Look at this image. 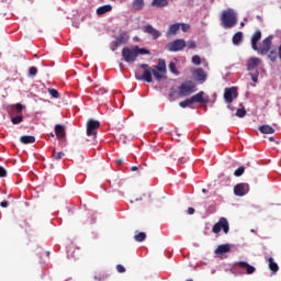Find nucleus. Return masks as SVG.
<instances>
[{"label":"nucleus","mask_w":281,"mask_h":281,"mask_svg":"<svg viewBox=\"0 0 281 281\" xmlns=\"http://www.w3.org/2000/svg\"><path fill=\"white\" fill-rule=\"evenodd\" d=\"M168 52H183L186 49V40L179 38L167 44Z\"/></svg>","instance_id":"obj_10"},{"label":"nucleus","mask_w":281,"mask_h":281,"mask_svg":"<svg viewBox=\"0 0 281 281\" xmlns=\"http://www.w3.org/2000/svg\"><path fill=\"white\" fill-rule=\"evenodd\" d=\"M262 38V32L257 30L251 36V47L252 49H258V42Z\"/></svg>","instance_id":"obj_17"},{"label":"nucleus","mask_w":281,"mask_h":281,"mask_svg":"<svg viewBox=\"0 0 281 281\" xmlns=\"http://www.w3.org/2000/svg\"><path fill=\"white\" fill-rule=\"evenodd\" d=\"M221 21L223 27H225V30H229L238 23V18H236V12H234V10L228 9L223 11Z\"/></svg>","instance_id":"obj_3"},{"label":"nucleus","mask_w":281,"mask_h":281,"mask_svg":"<svg viewBox=\"0 0 281 281\" xmlns=\"http://www.w3.org/2000/svg\"><path fill=\"white\" fill-rule=\"evenodd\" d=\"M134 240H136V243H144V240H146V233L136 231Z\"/></svg>","instance_id":"obj_25"},{"label":"nucleus","mask_w":281,"mask_h":281,"mask_svg":"<svg viewBox=\"0 0 281 281\" xmlns=\"http://www.w3.org/2000/svg\"><path fill=\"white\" fill-rule=\"evenodd\" d=\"M48 93H49V95H52V98H55V99H58L60 97V94L58 93V90H56V89L49 88Z\"/></svg>","instance_id":"obj_35"},{"label":"nucleus","mask_w":281,"mask_h":281,"mask_svg":"<svg viewBox=\"0 0 281 281\" xmlns=\"http://www.w3.org/2000/svg\"><path fill=\"white\" fill-rule=\"evenodd\" d=\"M55 135L57 139H65L67 133L65 132V126L57 124L55 126Z\"/></svg>","instance_id":"obj_19"},{"label":"nucleus","mask_w":281,"mask_h":281,"mask_svg":"<svg viewBox=\"0 0 281 281\" xmlns=\"http://www.w3.org/2000/svg\"><path fill=\"white\" fill-rule=\"evenodd\" d=\"M238 98V90L236 87L226 88L224 91V100L226 104H232L234 99Z\"/></svg>","instance_id":"obj_11"},{"label":"nucleus","mask_w":281,"mask_h":281,"mask_svg":"<svg viewBox=\"0 0 281 281\" xmlns=\"http://www.w3.org/2000/svg\"><path fill=\"white\" fill-rule=\"evenodd\" d=\"M252 82H258V76H260V72H258V70L254 74V72H250L249 74Z\"/></svg>","instance_id":"obj_41"},{"label":"nucleus","mask_w":281,"mask_h":281,"mask_svg":"<svg viewBox=\"0 0 281 281\" xmlns=\"http://www.w3.org/2000/svg\"><path fill=\"white\" fill-rule=\"evenodd\" d=\"M187 281H193L192 279H188Z\"/></svg>","instance_id":"obj_55"},{"label":"nucleus","mask_w":281,"mask_h":281,"mask_svg":"<svg viewBox=\"0 0 281 281\" xmlns=\"http://www.w3.org/2000/svg\"><path fill=\"white\" fill-rule=\"evenodd\" d=\"M245 170H247V167H245V166L237 168L234 171L235 177H243V175H245Z\"/></svg>","instance_id":"obj_31"},{"label":"nucleus","mask_w":281,"mask_h":281,"mask_svg":"<svg viewBox=\"0 0 281 281\" xmlns=\"http://www.w3.org/2000/svg\"><path fill=\"white\" fill-rule=\"evenodd\" d=\"M259 131L263 135H273L276 133V128L271 127V125H261L259 126Z\"/></svg>","instance_id":"obj_20"},{"label":"nucleus","mask_w":281,"mask_h":281,"mask_svg":"<svg viewBox=\"0 0 281 281\" xmlns=\"http://www.w3.org/2000/svg\"><path fill=\"white\" fill-rule=\"evenodd\" d=\"M94 280L104 281V277H94Z\"/></svg>","instance_id":"obj_51"},{"label":"nucleus","mask_w":281,"mask_h":281,"mask_svg":"<svg viewBox=\"0 0 281 281\" xmlns=\"http://www.w3.org/2000/svg\"><path fill=\"white\" fill-rule=\"evenodd\" d=\"M36 74H38V69L36 67H31L29 70V75L30 76H36Z\"/></svg>","instance_id":"obj_43"},{"label":"nucleus","mask_w":281,"mask_h":281,"mask_svg":"<svg viewBox=\"0 0 281 281\" xmlns=\"http://www.w3.org/2000/svg\"><path fill=\"white\" fill-rule=\"evenodd\" d=\"M260 63H262V60L258 57H250L248 59V64H247V70L248 71H254V69H256V67H258V65H260Z\"/></svg>","instance_id":"obj_16"},{"label":"nucleus","mask_w":281,"mask_h":281,"mask_svg":"<svg viewBox=\"0 0 281 281\" xmlns=\"http://www.w3.org/2000/svg\"><path fill=\"white\" fill-rule=\"evenodd\" d=\"M134 49L136 52V56H145L146 54L150 55V50L146 48H140L139 46H134Z\"/></svg>","instance_id":"obj_29"},{"label":"nucleus","mask_w":281,"mask_h":281,"mask_svg":"<svg viewBox=\"0 0 281 281\" xmlns=\"http://www.w3.org/2000/svg\"><path fill=\"white\" fill-rule=\"evenodd\" d=\"M203 95H205V92L200 91L196 94L192 95L190 99H186L184 101H181L179 103V106H181V109H188V106H192V104L194 103L207 104V102H210V99L204 98Z\"/></svg>","instance_id":"obj_2"},{"label":"nucleus","mask_w":281,"mask_h":281,"mask_svg":"<svg viewBox=\"0 0 281 281\" xmlns=\"http://www.w3.org/2000/svg\"><path fill=\"white\" fill-rule=\"evenodd\" d=\"M116 271H117V273H126V268H124V266H122V265H117Z\"/></svg>","instance_id":"obj_44"},{"label":"nucleus","mask_w":281,"mask_h":281,"mask_svg":"<svg viewBox=\"0 0 281 281\" xmlns=\"http://www.w3.org/2000/svg\"><path fill=\"white\" fill-rule=\"evenodd\" d=\"M21 144H34L36 142V137L34 136H21L20 137Z\"/></svg>","instance_id":"obj_26"},{"label":"nucleus","mask_w":281,"mask_h":281,"mask_svg":"<svg viewBox=\"0 0 281 281\" xmlns=\"http://www.w3.org/2000/svg\"><path fill=\"white\" fill-rule=\"evenodd\" d=\"M272 41L273 35H269L259 46L257 45V48L254 50L257 52L260 56H266V54H269V49H271Z\"/></svg>","instance_id":"obj_5"},{"label":"nucleus","mask_w":281,"mask_h":281,"mask_svg":"<svg viewBox=\"0 0 281 281\" xmlns=\"http://www.w3.org/2000/svg\"><path fill=\"white\" fill-rule=\"evenodd\" d=\"M269 142H276V138L273 136L269 137Z\"/></svg>","instance_id":"obj_52"},{"label":"nucleus","mask_w":281,"mask_h":281,"mask_svg":"<svg viewBox=\"0 0 281 281\" xmlns=\"http://www.w3.org/2000/svg\"><path fill=\"white\" fill-rule=\"evenodd\" d=\"M188 214H190V215L194 214V207H189L188 209Z\"/></svg>","instance_id":"obj_50"},{"label":"nucleus","mask_w":281,"mask_h":281,"mask_svg":"<svg viewBox=\"0 0 281 281\" xmlns=\"http://www.w3.org/2000/svg\"><path fill=\"white\" fill-rule=\"evenodd\" d=\"M193 77L196 80V82H205L207 80V74L203 68H196L193 70Z\"/></svg>","instance_id":"obj_13"},{"label":"nucleus","mask_w":281,"mask_h":281,"mask_svg":"<svg viewBox=\"0 0 281 281\" xmlns=\"http://www.w3.org/2000/svg\"><path fill=\"white\" fill-rule=\"evenodd\" d=\"M111 10H113V7L111 4H105L97 9V14L99 16H102V14H106V12H111Z\"/></svg>","instance_id":"obj_22"},{"label":"nucleus","mask_w":281,"mask_h":281,"mask_svg":"<svg viewBox=\"0 0 281 281\" xmlns=\"http://www.w3.org/2000/svg\"><path fill=\"white\" fill-rule=\"evenodd\" d=\"M100 128L99 121L90 119L87 122V135L88 137H93V139L98 138V130Z\"/></svg>","instance_id":"obj_7"},{"label":"nucleus","mask_w":281,"mask_h":281,"mask_svg":"<svg viewBox=\"0 0 281 281\" xmlns=\"http://www.w3.org/2000/svg\"><path fill=\"white\" fill-rule=\"evenodd\" d=\"M236 267H239V269H245L248 276H251V273H256V268L246 261L237 262Z\"/></svg>","instance_id":"obj_15"},{"label":"nucleus","mask_w":281,"mask_h":281,"mask_svg":"<svg viewBox=\"0 0 281 281\" xmlns=\"http://www.w3.org/2000/svg\"><path fill=\"white\" fill-rule=\"evenodd\" d=\"M115 164H116L117 166H122V165L124 164V160H123V159H116V160H115Z\"/></svg>","instance_id":"obj_48"},{"label":"nucleus","mask_w":281,"mask_h":281,"mask_svg":"<svg viewBox=\"0 0 281 281\" xmlns=\"http://www.w3.org/2000/svg\"><path fill=\"white\" fill-rule=\"evenodd\" d=\"M196 91V83L193 81H186L178 87V95L179 98H188L195 93Z\"/></svg>","instance_id":"obj_4"},{"label":"nucleus","mask_w":281,"mask_h":281,"mask_svg":"<svg viewBox=\"0 0 281 281\" xmlns=\"http://www.w3.org/2000/svg\"><path fill=\"white\" fill-rule=\"evenodd\" d=\"M98 95H104V93H106V89L104 88H100L98 91H97Z\"/></svg>","instance_id":"obj_47"},{"label":"nucleus","mask_w":281,"mask_h":281,"mask_svg":"<svg viewBox=\"0 0 281 281\" xmlns=\"http://www.w3.org/2000/svg\"><path fill=\"white\" fill-rule=\"evenodd\" d=\"M246 115H247V110H245V108L237 109V111H236L237 117H245Z\"/></svg>","instance_id":"obj_33"},{"label":"nucleus","mask_w":281,"mask_h":281,"mask_svg":"<svg viewBox=\"0 0 281 281\" xmlns=\"http://www.w3.org/2000/svg\"><path fill=\"white\" fill-rule=\"evenodd\" d=\"M12 124H21L23 122V115H18L11 119Z\"/></svg>","instance_id":"obj_36"},{"label":"nucleus","mask_w":281,"mask_h":281,"mask_svg":"<svg viewBox=\"0 0 281 281\" xmlns=\"http://www.w3.org/2000/svg\"><path fill=\"white\" fill-rule=\"evenodd\" d=\"M132 8L134 10H142L144 8V0H134Z\"/></svg>","instance_id":"obj_30"},{"label":"nucleus","mask_w":281,"mask_h":281,"mask_svg":"<svg viewBox=\"0 0 281 281\" xmlns=\"http://www.w3.org/2000/svg\"><path fill=\"white\" fill-rule=\"evenodd\" d=\"M186 47H188V49H196V42L189 41L188 43H186Z\"/></svg>","instance_id":"obj_37"},{"label":"nucleus","mask_w":281,"mask_h":281,"mask_svg":"<svg viewBox=\"0 0 281 281\" xmlns=\"http://www.w3.org/2000/svg\"><path fill=\"white\" fill-rule=\"evenodd\" d=\"M142 170H144L143 166H133L130 168V172H142Z\"/></svg>","instance_id":"obj_40"},{"label":"nucleus","mask_w":281,"mask_h":281,"mask_svg":"<svg viewBox=\"0 0 281 281\" xmlns=\"http://www.w3.org/2000/svg\"><path fill=\"white\" fill-rule=\"evenodd\" d=\"M11 111L13 113H16L18 115H21V113H23V104L16 103V104L11 105Z\"/></svg>","instance_id":"obj_27"},{"label":"nucleus","mask_w":281,"mask_h":281,"mask_svg":"<svg viewBox=\"0 0 281 281\" xmlns=\"http://www.w3.org/2000/svg\"><path fill=\"white\" fill-rule=\"evenodd\" d=\"M122 57L125 63H135V60H137V52L135 50V47H124L122 49Z\"/></svg>","instance_id":"obj_9"},{"label":"nucleus","mask_w":281,"mask_h":281,"mask_svg":"<svg viewBox=\"0 0 281 281\" xmlns=\"http://www.w3.org/2000/svg\"><path fill=\"white\" fill-rule=\"evenodd\" d=\"M1 207H8L9 202L8 201H3L0 203Z\"/></svg>","instance_id":"obj_49"},{"label":"nucleus","mask_w":281,"mask_h":281,"mask_svg":"<svg viewBox=\"0 0 281 281\" xmlns=\"http://www.w3.org/2000/svg\"><path fill=\"white\" fill-rule=\"evenodd\" d=\"M193 65H201V56L194 55L191 59Z\"/></svg>","instance_id":"obj_39"},{"label":"nucleus","mask_w":281,"mask_h":281,"mask_svg":"<svg viewBox=\"0 0 281 281\" xmlns=\"http://www.w3.org/2000/svg\"><path fill=\"white\" fill-rule=\"evenodd\" d=\"M249 192V184L247 183H238L234 188L235 196H245Z\"/></svg>","instance_id":"obj_12"},{"label":"nucleus","mask_w":281,"mask_h":281,"mask_svg":"<svg viewBox=\"0 0 281 281\" xmlns=\"http://www.w3.org/2000/svg\"><path fill=\"white\" fill-rule=\"evenodd\" d=\"M50 136L54 137V133H50Z\"/></svg>","instance_id":"obj_54"},{"label":"nucleus","mask_w":281,"mask_h":281,"mask_svg":"<svg viewBox=\"0 0 281 281\" xmlns=\"http://www.w3.org/2000/svg\"><path fill=\"white\" fill-rule=\"evenodd\" d=\"M223 229L224 234H229V222L225 217H221L217 223L214 224L213 234H221Z\"/></svg>","instance_id":"obj_6"},{"label":"nucleus","mask_w":281,"mask_h":281,"mask_svg":"<svg viewBox=\"0 0 281 281\" xmlns=\"http://www.w3.org/2000/svg\"><path fill=\"white\" fill-rule=\"evenodd\" d=\"M245 25V23L241 22V26Z\"/></svg>","instance_id":"obj_56"},{"label":"nucleus","mask_w":281,"mask_h":281,"mask_svg":"<svg viewBox=\"0 0 281 281\" xmlns=\"http://www.w3.org/2000/svg\"><path fill=\"white\" fill-rule=\"evenodd\" d=\"M177 93V90H175V88H172L169 92V101L175 102L176 98L175 94Z\"/></svg>","instance_id":"obj_42"},{"label":"nucleus","mask_w":281,"mask_h":281,"mask_svg":"<svg viewBox=\"0 0 281 281\" xmlns=\"http://www.w3.org/2000/svg\"><path fill=\"white\" fill-rule=\"evenodd\" d=\"M153 8H166L168 5V0H153Z\"/></svg>","instance_id":"obj_24"},{"label":"nucleus","mask_w":281,"mask_h":281,"mask_svg":"<svg viewBox=\"0 0 281 281\" xmlns=\"http://www.w3.org/2000/svg\"><path fill=\"white\" fill-rule=\"evenodd\" d=\"M131 36H128V33L126 32H122L120 33L116 37L115 41L112 42V52H115V49H117V47H122V45H126V43H128Z\"/></svg>","instance_id":"obj_8"},{"label":"nucleus","mask_w":281,"mask_h":281,"mask_svg":"<svg viewBox=\"0 0 281 281\" xmlns=\"http://www.w3.org/2000/svg\"><path fill=\"white\" fill-rule=\"evenodd\" d=\"M180 27L182 30V32H189L190 30V24H186V23H181Z\"/></svg>","instance_id":"obj_45"},{"label":"nucleus","mask_w":281,"mask_h":281,"mask_svg":"<svg viewBox=\"0 0 281 281\" xmlns=\"http://www.w3.org/2000/svg\"><path fill=\"white\" fill-rule=\"evenodd\" d=\"M140 69H143L142 75H135L136 80H144L145 82H153V76L155 80L161 82L166 78V60L159 59L155 68L148 66V64H142Z\"/></svg>","instance_id":"obj_1"},{"label":"nucleus","mask_w":281,"mask_h":281,"mask_svg":"<svg viewBox=\"0 0 281 281\" xmlns=\"http://www.w3.org/2000/svg\"><path fill=\"white\" fill-rule=\"evenodd\" d=\"M169 69L171 74H176V76L179 75V71H177V64H175V61L169 64Z\"/></svg>","instance_id":"obj_34"},{"label":"nucleus","mask_w":281,"mask_h":281,"mask_svg":"<svg viewBox=\"0 0 281 281\" xmlns=\"http://www.w3.org/2000/svg\"><path fill=\"white\" fill-rule=\"evenodd\" d=\"M180 27H181L180 23H175V24L170 25L167 31V36H175L177 34V32H179Z\"/></svg>","instance_id":"obj_21"},{"label":"nucleus","mask_w":281,"mask_h":281,"mask_svg":"<svg viewBox=\"0 0 281 281\" xmlns=\"http://www.w3.org/2000/svg\"><path fill=\"white\" fill-rule=\"evenodd\" d=\"M0 177H8V170L0 166Z\"/></svg>","instance_id":"obj_46"},{"label":"nucleus","mask_w":281,"mask_h":281,"mask_svg":"<svg viewBox=\"0 0 281 281\" xmlns=\"http://www.w3.org/2000/svg\"><path fill=\"white\" fill-rule=\"evenodd\" d=\"M268 58H270L272 63H276V60H278V53L271 50L270 54L268 55Z\"/></svg>","instance_id":"obj_38"},{"label":"nucleus","mask_w":281,"mask_h":281,"mask_svg":"<svg viewBox=\"0 0 281 281\" xmlns=\"http://www.w3.org/2000/svg\"><path fill=\"white\" fill-rule=\"evenodd\" d=\"M232 251V247L229 244H222L215 249V254L217 256H223V254H229Z\"/></svg>","instance_id":"obj_18"},{"label":"nucleus","mask_w":281,"mask_h":281,"mask_svg":"<svg viewBox=\"0 0 281 281\" xmlns=\"http://www.w3.org/2000/svg\"><path fill=\"white\" fill-rule=\"evenodd\" d=\"M64 155H65V153H63V151L53 150V158L56 159L57 161H60V159H63Z\"/></svg>","instance_id":"obj_32"},{"label":"nucleus","mask_w":281,"mask_h":281,"mask_svg":"<svg viewBox=\"0 0 281 281\" xmlns=\"http://www.w3.org/2000/svg\"><path fill=\"white\" fill-rule=\"evenodd\" d=\"M144 32L146 34H150V36H153L154 41H157V38H159V36H161V32H159L157 29H154V26L150 24H147L145 26Z\"/></svg>","instance_id":"obj_14"},{"label":"nucleus","mask_w":281,"mask_h":281,"mask_svg":"<svg viewBox=\"0 0 281 281\" xmlns=\"http://www.w3.org/2000/svg\"><path fill=\"white\" fill-rule=\"evenodd\" d=\"M136 201H142V198H139V199H136Z\"/></svg>","instance_id":"obj_53"},{"label":"nucleus","mask_w":281,"mask_h":281,"mask_svg":"<svg viewBox=\"0 0 281 281\" xmlns=\"http://www.w3.org/2000/svg\"><path fill=\"white\" fill-rule=\"evenodd\" d=\"M240 43H243V32H237V33L233 36V44H234V45H240Z\"/></svg>","instance_id":"obj_28"},{"label":"nucleus","mask_w":281,"mask_h":281,"mask_svg":"<svg viewBox=\"0 0 281 281\" xmlns=\"http://www.w3.org/2000/svg\"><path fill=\"white\" fill-rule=\"evenodd\" d=\"M269 262V269L272 273H278L280 267H278V263L273 261L272 257L268 259Z\"/></svg>","instance_id":"obj_23"}]
</instances>
